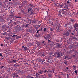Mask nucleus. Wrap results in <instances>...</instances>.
Listing matches in <instances>:
<instances>
[{
	"label": "nucleus",
	"instance_id": "f257e3e1",
	"mask_svg": "<svg viewBox=\"0 0 78 78\" xmlns=\"http://www.w3.org/2000/svg\"><path fill=\"white\" fill-rule=\"evenodd\" d=\"M57 58L59 59V58H60L62 56V53L60 52H57Z\"/></svg>",
	"mask_w": 78,
	"mask_h": 78
},
{
	"label": "nucleus",
	"instance_id": "f03ea898",
	"mask_svg": "<svg viewBox=\"0 0 78 78\" xmlns=\"http://www.w3.org/2000/svg\"><path fill=\"white\" fill-rule=\"evenodd\" d=\"M55 45H56L55 47L56 48H59L61 47V46L62 45V44H61L59 43H57L55 44Z\"/></svg>",
	"mask_w": 78,
	"mask_h": 78
},
{
	"label": "nucleus",
	"instance_id": "7ed1b4c3",
	"mask_svg": "<svg viewBox=\"0 0 78 78\" xmlns=\"http://www.w3.org/2000/svg\"><path fill=\"white\" fill-rule=\"evenodd\" d=\"M44 38L45 39H48H48H50V34H48L47 35L45 36Z\"/></svg>",
	"mask_w": 78,
	"mask_h": 78
},
{
	"label": "nucleus",
	"instance_id": "20e7f679",
	"mask_svg": "<svg viewBox=\"0 0 78 78\" xmlns=\"http://www.w3.org/2000/svg\"><path fill=\"white\" fill-rule=\"evenodd\" d=\"M62 34L63 35H66V36H69V32H64V31L63 32Z\"/></svg>",
	"mask_w": 78,
	"mask_h": 78
},
{
	"label": "nucleus",
	"instance_id": "39448f33",
	"mask_svg": "<svg viewBox=\"0 0 78 78\" xmlns=\"http://www.w3.org/2000/svg\"><path fill=\"white\" fill-rule=\"evenodd\" d=\"M71 35H73V36H76V33L75 31H73V32L71 33Z\"/></svg>",
	"mask_w": 78,
	"mask_h": 78
},
{
	"label": "nucleus",
	"instance_id": "423d86ee",
	"mask_svg": "<svg viewBox=\"0 0 78 78\" xmlns=\"http://www.w3.org/2000/svg\"><path fill=\"white\" fill-rule=\"evenodd\" d=\"M74 22H75V20L73 19H72L69 20V23H74Z\"/></svg>",
	"mask_w": 78,
	"mask_h": 78
},
{
	"label": "nucleus",
	"instance_id": "0eeeda50",
	"mask_svg": "<svg viewBox=\"0 0 78 78\" xmlns=\"http://www.w3.org/2000/svg\"><path fill=\"white\" fill-rule=\"evenodd\" d=\"M53 62V60H52V59L51 58H50L48 59V61H47V62H49V63H52Z\"/></svg>",
	"mask_w": 78,
	"mask_h": 78
},
{
	"label": "nucleus",
	"instance_id": "6e6552de",
	"mask_svg": "<svg viewBox=\"0 0 78 78\" xmlns=\"http://www.w3.org/2000/svg\"><path fill=\"white\" fill-rule=\"evenodd\" d=\"M17 30L19 31H22V27H20V26H19V27L17 28Z\"/></svg>",
	"mask_w": 78,
	"mask_h": 78
},
{
	"label": "nucleus",
	"instance_id": "1a4fd4ad",
	"mask_svg": "<svg viewBox=\"0 0 78 78\" xmlns=\"http://www.w3.org/2000/svg\"><path fill=\"white\" fill-rule=\"evenodd\" d=\"M22 48L25 51L26 50H27V47H25L24 46H22Z\"/></svg>",
	"mask_w": 78,
	"mask_h": 78
},
{
	"label": "nucleus",
	"instance_id": "9d476101",
	"mask_svg": "<svg viewBox=\"0 0 78 78\" xmlns=\"http://www.w3.org/2000/svg\"><path fill=\"white\" fill-rule=\"evenodd\" d=\"M40 56H45V55L44 54H43V53H40Z\"/></svg>",
	"mask_w": 78,
	"mask_h": 78
},
{
	"label": "nucleus",
	"instance_id": "9b49d317",
	"mask_svg": "<svg viewBox=\"0 0 78 78\" xmlns=\"http://www.w3.org/2000/svg\"><path fill=\"white\" fill-rule=\"evenodd\" d=\"M67 62L68 61H67L66 60H65L63 61V63H64V64H68Z\"/></svg>",
	"mask_w": 78,
	"mask_h": 78
},
{
	"label": "nucleus",
	"instance_id": "f8f14e48",
	"mask_svg": "<svg viewBox=\"0 0 78 78\" xmlns=\"http://www.w3.org/2000/svg\"><path fill=\"white\" fill-rule=\"evenodd\" d=\"M30 24H31V23H29V24L27 23L26 24V25L25 26L26 27L28 28V25H30Z\"/></svg>",
	"mask_w": 78,
	"mask_h": 78
},
{
	"label": "nucleus",
	"instance_id": "ddd939ff",
	"mask_svg": "<svg viewBox=\"0 0 78 78\" xmlns=\"http://www.w3.org/2000/svg\"><path fill=\"white\" fill-rule=\"evenodd\" d=\"M73 69L74 70H76V66H75L74 65H73Z\"/></svg>",
	"mask_w": 78,
	"mask_h": 78
},
{
	"label": "nucleus",
	"instance_id": "4468645a",
	"mask_svg": "<svg viewBox=\"0 0 78 78\" xmlns=\"http://www.w3.org/2000/svg\"><path fill=\"white\" fill-rule=\"evenodd\" d=\"M38 62H41L42 61V58L38 59Z\"/></svg>",
	"mask_w": 78,
	"mask_h": 78
},
{
	"label": "nucleus",
	"instance_id": "2eb2a0df",
	"mask_svg": "<svg viewBox=\"0 0 78 78\" xmlns=\"http://www.w3.org/2000/svg\"><path fill=\"white\" fill-rule=\"evenodd\" d=\"M74 27H78V24L77 23H76L74 25Z\"/></svg>",
	"mask_w": 78,
	"mask_h": 78
},
{
	"label": "nucleus",
	"instance_id": "dca6fc26",
	"mask_svg": "<svg viewBox=\"0 0 78 78\" xmlns=\"http://www.w3.org/2000/svg\"><path fill=\"white\" fill-rule=\"evenodd\" d=\"M12 23V20H10L8 22V23L9 24H11V23Z\"/></svg>",
	"mask_w": 78,
	"mask_h": 78
},
{
	"label": "nucleus",
	"instance_id": "f3484780",
	"mask_svg": "<svg viewBox=\"0 0 78 78\" xmlns=\"http://www.w3.org/2000/svg\"><path fill=\"white\" fill-rule=\"evenodd\" d=\"M63 71L65 72H67V70L66 69H63Z\"/></svg>",
	"mask_w": 78,
	"mask_h": 78
},
{
	"label": "nucleus",
	"instance_id": "a211bd4d",
	"mask_svg": "<svg viewBox=\"0 0 78 78\" xmlns=\"http://www.w3.org/2000/svg\"><path fill=\"white\" fill-rule=\"evenodd\" d=\"M13 63H16V62H17V61L16 60H13Z\"/></svg>",
	"mask_w": 78,
	"mask_h": 78
},
{
	"label": "nucleus",
	"instance_id": "6ab92c4d",
	"mask_svg": "<svg viewBox=\"0 0 78 78\" xmlns=\"http://www.w3.org/2000/svg\"><path fill=\"white\" fill-rule=\"evenodd\" d=\"M73 47V46L71 45H70L69 47V48H70V49H72Z\"/></svg>",
	"mask_w": 78,
	"mask_h": 78
},
{
	"label": "nucleus",
	"instance_id": "aec40b11",
	"mask_svg": "<svg viewBox=\"0 0 78 78\" xmlns=\"http://www.w3.org/2000/svg\"><path fill=\"white\" fill-rule=\"evenodd\" d=\"M43 72H42V71H39L38 72V73H40V74H42L43 73Z\"/></svg>",
	"mask_w": 78,
	"mask_h": 78
},
{
	"label": "nucleus",
	"instance_id": "412c9836",
	"mask_svg": "<svg viewBox=\"0 0 78 78\" xmlns=\"http://www.w3.org/2000/svg\"><path fill=\"white\" fill-rule=\"evenodd\" d=\"M73 39H75V40H77V38L76 37H73Z\"/></svg>",
	"mask_w": 78,
	"mask_h": 78
},
{
	"label": "nucleus",
	"instance_id": "4be33fe9",
	"mask_svg": "<svg viewBox=\"0 0 78 78\" xmlns=\"http://www.w3.org/2000/svg\"><path fill=\"white\" fill-rule=\"evenodd\" d=\"M71 24V23H70V22H69V23H67L66 24L67 25V26H68V25H70Z\"/></svg>",
	"mask_w": 78,
	"mask_h": 78
},
{
	"label": "nucleus",
	"instance_id": "5701e85b",
	"mask_svg": "<svg viewBox=\"0 0 78 78\" xmlns=\"http://www.w3.org/2000/svg\"><path fill=\"white\" fill-rule=\"evenodd\" d=\"M17 35L14 34L12 36V37H17Z\"/></svg>",
	"mask_w": 78,
	"mask_h": 78
},
{
	"label": "nucleus",
	"instance_id": "b1692460",
	"mask_svg": "<svg viewBox=\"0 0 78 78\" xmlns=\"http://www.w3.org/2000/svg\"><path fill=\"white\" fill-rule=\"evenodd\" d=\"M69 28L71 30H73V27L72 26H70L69 27Z\"/></svg>",
	"mask_w": 78,
	"mask_h": 78
},
{
	"label": "nucleus",
	"instance_id": "393cba45",
	"mask_svg": "<svg viewBox=\"0 0 78 78\" xmlns=\"http://www.w3.org/2000/svg\"><path fill=\"white\" fill-rule=\"evenodd\" d=\"M36 76L37 77H38V75H40V74H39V73H36Z\"/></svg>",
	"mask_w": 78,
	"mask_h": 78
},
{
	"label": "nucleus",
	"instance_id": "a878e982",
	"mask_svg": "<svg viewBox=\"0 0 78 78\" xmlns=\"http://www.w3.org/2000/svg\"><path fill=\"white\" fill-rule=\"evenodd\" d=\"M1 20L2 22H4L5 21V20L3 19H1Z\"/></svg>",
	"mask_w": 78,
	"mask_h": 78
},
{
	"label": "nucleus",
	"instance_id": "bb28decb",
	"mask_svg": "<svg viewBox=\"0 0 78 78\" xmlns=\"http://www.w3.org/2000/svg\"><path fill=\"white\" fill-rule=\"evenodd\" d=\"M32 9L31 8H29L28 10V12H30V11H31V10Z\"/></svg>",
	"mask_w": 78,
	"mask_h": 78
},
{
	"label": "nucleus",
	"instance_id": "cd10ccee",
	"mask_svg": "<svg viewBox=\"0 0 78 78\" xmlns=\"http://www.w3.org/2000/svg\"><path fill=\"white\" fill-rule=\"evenodd\" d=\"M46 30H47V29L45 28H44V30H43L45 32L46 31Z\"/></svg>",
	"mask_w": 78,
	"mask_h": 78
},
{
	"label": "nucleus",
	"instance_id": "c85d7f7f",
	"mask_svg": "<svg viewBox=\"0 0 78 78\" xmlns=\"http://www.w3.org/2000/svg\"><path fill=\"white\" fill-rule=\"evenodd\" d=\"M15 17H16V18H17L18 19H20L21 18V17L20 16H15Z\"/></svg>",
	"mask_w": 78,
	"mask_h": 78
},
{
	"label": "nucleus",
	"instance_id": "c756f323",
	"mask_svg": "<svg viewBox=\"0 0 78 78\" xmlns=\"http://www.w3.org/2000/svg\"><path fill=\"white\" fill-rule=\"evenodd\" d=\"M53 54V52H50L49 53V55H52Z\"/></svg>",
	"mask_w": 78,
	"mask_h": 78
},
{
	"label": "nucleus",
	"instance_id": "7c9ffc66",
	"mask_svg": "<svg viewBox=\"0 0 78 78\" xmlns=\"http://www.w3.org/2000/svg\"><path fill=\"white\" fill-rule=\"evenodd\" d=\"M20 37L19 36H18L17 37H16V39H19V38H20Z\"/></svg>",
	"mask_w": 78,
	"mask_h": 78
},
{
	"label": "nucleus",
	"instance_id": "2f4dec72",
	"mask_svg": "<svg viewBox=\"0 0 78 78\" xmlns=\"http://www.w3.org/2000/svg\"><path fill=\"white\" fill-rule=\"evenodd\" d=\"M36 44H37V45H39V43L38 41H37L36 42Z\"/></svg>",
	"mask_w": 78,
	"mask_h": 78
},
{
	"label": "nucleus",
	"instance_id": "473e14b6",
	"mask_svg": "<svg viewBox=\"0 0 78 78\" xmlns=\"http://www.w3.org/2000/svg\"><path fill=\"white\" fill-rule=\"evenodd\" d=\"M50 30L51 31H53V29L51 28L50 29Z\"/></svg>",
	"mask_w": 78,
	"mask_h": 78
},
{
	"label": "nucleus",
	"instance_id": "72a5a7b5",
	"mask_svg": "<svg viewBox=\"0 0 78 78\" xmlns=\"http://www.w3.org/2000/svg\"><path fill=\"white\" fill-rule=\"evenodd\" d=\"M37 67H38V68L39 69V68H40V66H39V65L38 64H37Z\"/></svg>",
	"mask_w": 78,
	"mask_h": 78
},
{
	"label": "nucleus",
	"instance_id": "f704fd0d",
	"mask_svg": "<svg viewBox=\"0 0 78 78\" xmlns=\"http://www.w3.org/2000/svg\"><path fill=\"white\" fill-rule=\"evenodd\" d=\"M13 24H14L15 25H16V24H17V23H16V22H13Z\"/></svg>",
	"mask_w": 78,
	"mask_h": 78
},
{
	"label": "nucleus",
	"instance_id": "c9c22d12",
	"mask_svg": "<svg viewBox=\"0 0 78 78\" xmlns=\"http://www.w3.org/2000/svg\"><path fill=\"white\" fill-rule=\"evenodd\" d=\"M40 31V29H39L36 32V33H38Z\"/></svg>",
	"mask_w": 78,
	"mask_h": 78
},
{
	"label": "nucleus",
	"instance_id": "e433bc0d",
	"mask_svg": "<svg viewBox=\"0 0 78 78\" xmlns=\"http://www.w3.org/2000/svg\"><path fill=\"white\" fill-rule=\"evenodd\" d=\"M33 23H36V21H34L33 22Z\"/></svg>",
	"mask_w": 78,
	"mask_h": 78
},
{
	"label": "nucleus",
	"instance_id": "4c0bfd02",
	"mask_svg": "<svg viewBox=\"0 0 78 78\" xmlns=\"http://www.w3.org/2000/svg\"><path fill=\"white\" fill-rule=\"evenodd\" d=\"M17 75V74L16 73H15L13 74L14 76H16V75Z\"/></svg>",
	"mask_w": 78,
	"mask_h": 78
},
{
	"label": "nucleus",
	"instance_id": "58836bf2",
	"mask_svg": "<svg viewBox=\"0 0 78 78\" xmlns=\"http://www.w3.org/2000/svg\"><path fill=\"white\" fill-rule=\"evenodd\" d=\"M59 6H60V7H61L62 8H63V6H64V5H59Z\"/></svg>",
	"mask_w": 78,
	"mask_h": 78
},
{
	"label": "nucleus",
	"instance_id": "ea45409f",
	"mask_svg": "<svg viewBox=\"0 0 78 78\" xmlns=\"http://www.w3.org/2000/svg\"><path fill=\"white\" fill-rule=\"evenodd\" d=\"M48 72L49 73H51V70L49 69V70H48Z\"/></svg>",
	"mask_w": 78,
	"mask_h": 78
},
{
	"label": "nucleus",
	"instance_id": "a19ab883",
	"mask_svg": "<svg viewBox=\"0 0 78 78\" xmlns=\"http://www.w3.org/2000/svg\"><path fill=\"white\" fill-rule=\"evenodd\" d=\"M27 78H31V76H29V75H28L27 76Z\"/></svg>",
	"mask_w": 78,
	"mask_h": 78
},
{
	"label": "nucleus",
	"instance_id": "79ce46f5",
	"mask_svg": "<svg viewBox=\"0 0 78 78\" xmlns=\"http://www.w3.org/2000/svg\"><path fill=\"white\" fill-rule=\"evenodd\" d=\"M0 56L1 57H2V56H3V55H2V53H0Z\"/></svg>",
	"mask_w": 78,
	"mask_h": 78
},
{
	"label": "nucleus",
	"instance_id": "37998d69",
	"mask_svg": "<svg viewBox=\"0 0 78 78\" xmlns=\"http://www.w3.org/2000/svg\"><path fill=\"white\" fill-rule=\"evenodd\" d=\"M77 72H78L77 70H76L74 72L75 73H76V74H77V73H77Z\"/></svg>",
	"mask_w": 78,
	"mask_h": 78
},
{
	"label": "nucleus",
	"instance_id": "c03bdc74",
	"mask_svg": "<svg viewBox=\"0 0 78 78\" xmlns=\"http://www.w3.org/2000/svg\"><path fill=\"white\" fill-rule=\"evenodd\" d=\"M39 36H40V35H39V36L37 35H35V37H39Z\"/></svg>",
	"mask_w": 78,
	"mask_h": 78
},
{
	"label": "nucleus",
	"instance_id": "a18cd8bd",
	"mask_svg": "<svg viewBox=\"0 0 78 78\" xmlns=\"http://www.w3.org/2000/svg\"><path fill=\"white\" fill-rule=\"evenodd\" d=\"M67 58V56H65L63 57V58H64V59H66V58Z\"/></svg>",
	"mask_w": 78,
	"mask_h": 78
},
{
	"label": "nucleus",
	"instance_id": "49530a36",
	"mask_svg": "<svg viewBox=\"0 0 78 78\" xmlns=\"http://www.w3.org/2000/svg\"><path fill=\"white\" fill-rule=\"evenodd\" d=\"M67 78H69V75H68V74H67Z\"/></svg>",
	"mask_w": 78,
	"mask_h": 78
},
{
	"label": "nucleus",
	"instance_id": "de8ad7c7",
	"mask_svg": "<svg viewBox=\"0 0 78 78\" xmlns=\"http://www.w3.org/2000/svg\"><path fill=\"white\" fill-rule=\"evenodd\" d=\"M64 27H65V28H67V25L66 24L65 25V26Z\"/></svg>",
	"mask_w": 78,
	"mask_h": 78
},
{
	"label": "nucleus",
	"instance_id": "09e8293b",
	"mask_svg": "<svg viewBox=\"0 0 78 78\" xmlns=\"http://www.w3.org/2000/svg\"><path fill=\"white\" fill-rule=\"evenodd\" d=\"M10 63H14L13 60L10 61Z\"/></svg>",
	"mask_w": 78,
	"mask_h": 78
},
{
	"label": "nucleus",
	"instance_id": "8fccbe9b",
	"mask_svg": "<svg viewBox=\"0 0 78 78\" xmlns=\"http://www.w3.org/2000/svg\"><path fill=\"white\" fill-rule=\"evenodd\" d=\"M7 21H9V18H7Z\"/></svg>",
	"mask_w": 78,
	"mask_h": 78
},
{
	"label": "nucleus",
	"instance_id": "3c124183",
	"mask_svg": "<svg viewBox=\"0 0 78 78\" xmlns=\"http://www.w3.org/2000/svg\"><path fill=\"white\" fill-rule=\"evenodd\" d=\"M6 39H7V40H9V37H6Z\"/></svg>",
	"mask_w": 78,
	"mask_h": 78
},
{
	"label": "nucleus",
	"instance_id": "603ef678",
	"mask_svg": "<svg viewBox=\"0 0 78 78\" xmlns=\"http://www.w3.org/2000/svg\"><path fill=\"white\" fill-rule=\"evenodd\" d=\"M59 13H61V12H62V11H59Z\"/></svg>",
	"mask_w": 78,
	"mask_h": 78
},
{
	"label": "nucleus",
	"instance_id": "864d4df0",
	"mask_svg": "<svg viewBox=\"0 0 78 78\" xmlns=\"http://www.w3.org/2000/svg\"><path fill=\"white\" fill-rule=\"evenodd\" d=\"M60 41H59L58 40H57V41L58 42H60Z\"/></svg>",
	"mask_w": 78,
	"mask_h": 78
},
{
	"label": "nucleus",
	"instance_id": "5fc2aeb1",
	"mask_svg": "<svg viewBox=\"0 0 78 78\" xmlns=\"http://www.w3.org/2000/svg\"><path fill=\"white\" fill-rule=\"evenodd\" d=\"M11 31V30L10 29H9V30L7 31V32H10Z\"/></svg>",
	"mask_w": 78,
	"mask_h": 78
},
{
	"label": "nucleus",
	"instance_id": "6e6d98bb",
	"mask_svg": "<svg viewBox=\"0 0 78 78\" xmlns=\"http://www.w3.org/2000/svg\"><path fill=\"white\" fill-rule=\"evenodd\" d=\"M3 67H4V66H0V68H1V69H3Z\"/></svg>",
	"mask_w": 78,
	"mask_h": 78
},
{
	"label": "nucleus",
	"instance_id": "4d7b16f0",
	"mask_svg": "<svg viewBox=\"0 0 78 78\" xmlns=\"http://www.w3.org/2000/svg\"><path fill=\"white\" fill-rule=\"evenodd\" d=\"M29 44L31 46V45H32L33 44H32V43H29Z\"/></svg>",
	"mask_w": 78,
	"mask_h": 78
},
{
	"label": "nucleus",
	"instance_id": "13d9d810",
	"mask_svg": "<svg viewBox=\"0 0 78 78\" xmlns=\"http://www.w3.org/2000/svg\"><path fill=\"white\" fill-rule=\"evenodd\" d=\"M74 28H75V30H77V28H76V27H74Z\"/></svg>",
	"mask_w": 78,
	"mask_h": 78
},
{
	"label": "nucleus",
	"instance_id": "bf43d9fd",
	"mask_svg": "<svg viewBox=\"0 0 78 78\" xmlns=\"http://www.w3.org/2000/svg\"><path fill=\"white\" fill-rule=\"evenodd\" d=\"M29 6H33V5H32V4H29Z\"/></svg>",
	"mask_w": 78,
	"mask_h": 78
},
{
	"label": "nucleus",
	"instance_id": "052dcab7",
	"mask_svg": "<svg viewBox=\"0 0 78 78\" xmlns=\"http://www.w3.org/2000/svg\"><path fill=\"white\" fill-rule=\"evenodd\" d=\"M43 28L42 27L41 29V30H40V31H42V30H42V29Z\"/></svg>",
	"mask_w": 78,
	"mask_h": 78
},
{
	"label": "nucleus",
	"instance_id": "680f3d73",
	"mask_svg": "<svg viewBox=\"0 0 78 78\" xmlns=\"http://www.w3.org/2000/svg\"><path fill=\"white\" fill-rule=\"evenodd\" d=\"M67 3H68V4H69V3H70V2L68 1H67Z\"/></svg>",
	"mask_w": 78,
	"mask_h": 78
},
{
	"label": "nucleus",
	"instance_id": "e2e57ef3",
	"mask_svg": "<svg viewBox=\"0 0 78 78\" xmlns=\"http://www.w3.org/2000/svg\"><path fill=\"white\" fill-rule=\"evenodd\" d=\"M33 14V12H31L30 13V14Z\"/></svg>",
	"mask_w": 78,
	"mask_h": 78
},
{
	"label": "nucleus",
	"instance_id": "0e129e2a",
	"mask_svg": "<svg viewBox=\"0 0 78 78\" xmlns=\"http://www.w3.org/2000/svg\"><path fill=\"white\" fill-rule=\"evenodd\" d=\"M46 72H47V73H48V74H49V73H48V71L46 70Z\"/></svg>",
	"mask_w": 78,
	"mask_h": 78
},
{
	"label": "nucleus",
	"instance_id": "69168bd1",
	"mask_svg": "<svg viewBox=\"0 0 78 78\" xmlns=\"http://www.w3.org/2000/svg\"><path fill=\"white\" fill-rule=\"evenodd\" d=\"M44 70V73H45V72H46L47 70Z\"/></svg>",
	"mask_w": 78,
	"mask_h": 78
},
{
	"label": "nucleus",
	"instance_id": "338daca9",
	"mask_svg": "<svg viewBox=\"0 0 78 78\" xmlns=\"http://www.w3.org/2000/svg\"><path fill=\"white\" fill-rule=\"evenodd\" d=\"M51 25L52 26L53 25V22L51 23Z\"/></svg>",
	"mask_w": 78,
	"mask_h": 78
},
{
	"label": "nucleus",
	"instance_id": "774afa93",
	"mask_svg": "<svg viewBox=\"0 0 78 78\" xmlns=\"http://www.w3.org/2000/svg\"><path fill=\"white\" fill-rule=\"evenodd\" d=\"M58 15H59V16H60V15H61V13H59Z\"/></svg>",
	"mask_w": 78,
	"mask_h": 78
}]
</instances>
